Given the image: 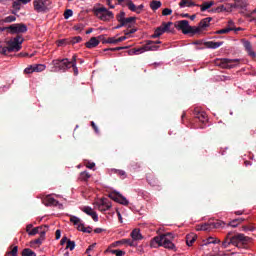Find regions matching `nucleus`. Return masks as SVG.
<instances>
[{
  "label": "nucleus",
  "instance_id": "9",
  "mask_svg": "<svg viewBox=\"0 0 256 256\" xmlns=\"http://www.w3.org/2000/svg\"><path fill=\"white\" fill-rule=\"evenodd\" d=\"M193 113L195 121H199V123H202V125H200V129H205V122L208 121L207 113L201 111V109L199 108H195Z\"/></svg>",
  "mask_w": 256,
  "mask_h": 256
},
{
  "label": "nucleus",
  "instance_id": "43",
  "mask_svg": "<svg viewBox=\"0 0 256 256\" xmlns=\"http://www.w3.org/2000/svg\"><path fill=\"white\" fill-rule=\"evenodd\" d=\"M117 203H120V205H129V200H127V198H125V196L121 195L118 197V202Z\"/></svg>",
  "mask_w": 256,
  "mask_h": 256
},
{
  "label": "nucleus",
  "instance_id": "2",
  "mask_svg": "<svg viewBox=\"0 0 256 256\" xmlns=\"http://www.w3.org/2000/svg\"><path fill=\"white\" fill-rule=\"evenodd\" d=\"M52 65L55 67V69H58L59 71H63L65 73V71L71 69V67H74L75 55L72 57L71 60H69V58L53 60Z\"/></svg>",
  "mask_w": 256,
  "mask_h": 256
},
{
  "label": "nucleus",
  "instance_id": "33",
  "mask_svg": "<svg viewBox=\"0 0 256 256\" xmlns=\"http://www.w3.org/2000/svg\"><path fill=\"white\" fill-rule=\"evenodd\" d=\"M91 179V174H89L87 171L81 172L79 176L80 181H89Z\"/></svg>",
  "mask_w": 256,
  "mask_h": 256
},
{
  "label": "nucleus",
  "instance_id": "44",
  "mask_svg": "<svg viewBox=\"0 0 256 256\" xmlns=\"http://www.w3.org/2000/svg\"><path fill=\"white\" fill-rule=\"evenodd\" d=\"M125 12L121 11L119 14L116 15V20L118 21V23H123V21H125Z\"/></svg>",
  "mask_w": 256,
  "mask_h": 256
},
{
  "label": "nucleus",
  "instance_id": "55",
  "mask_svg": "<svg viewBox=\"0 0 256 256\" xmlns=\"http://www.w3.org/2000/svg\"><path fill=\"white\" fill-rule=\"evenodd\" d=\"M122 49H128V47L125 46V47L108 48V49H104V51H122Z\"/></svg>",
  "mask_w": 256,
  "mask_h": 256
},
{
  "label": "nucleus",
  "instance_id": "36",
  "mask_svg": "<svg viewBox=\"0 0 256 256\" xmlns=\"http://www.w3.org/2000/svg\"><path fill=\"white\" fill-rule=\"evenodd\" d=\"M242 221H245V219L244 218H236V219H234V220H232L230 223H229V225H230V227H237L238 225H241V222Z\"/></svg>",
  "mask_w": 256,
  "mask_h": 256
},
{
  "label": "nucleus",
  "instance_id": "51",
  "mask_svg": "<svg viewBox=\"0 0 256 256\" xmlns=\"http://www.w3.org/2000/svg\"><path fill=\"white\" fill-rule=\"evenodd\" d=\"M24 73H26V75H29L31 73H35V68H34V65H31L27 68L24 69Z\"/></svg>",
  "mask_w": 256,
  "mask_h": 256
},
{
  "label": "nucleus",
  "instance_id": "11",
  "mask_svg": "<svg viewBox=\"0 0 256 256\" xmlns=\"http://www.w3.org/2000/svg\"><path fill=\"white\" fill-rule=\"evenodd\" d=\"M49 0H34V10L37 13H45L47 11V7H49Z\"/></svg>",
  "mask_w": 256,
  "mask_h": 256
},
{
  "label": "nucleus",
  "instance_id": "25",
  "mask_svg": "<svg viewBox=\"0 0 256 256\" xmlns=\"http://www.w3.org/2000/svg\"><path fill=\"white\" fill-rule=\"evenodd\" d=\"M132 241H141L143 239V235H141V231L139 229H134L131 232Z\"/></svg>",
  "mask_w": 256,
  "mask_h": 256
},
{
  "label": "nucleus",
  "instance_id": "53",
  "mask_svg": "<svg viewBox=\"0 0 256 256\" xmlns=\"http://www.w3.org/2000/svg\"><path fill=\"white\" fill-rule=\"evenodd\" d=\"M0 53L1 55H7L9 52L8 46H0Z\"/></svg>",
  "mask_w": 256,
  "mask_h": 256
},
{
  "label": "nucleus",
  "instance_id": "59",
  "mask_svg": "<svg viewBox=\"0 0 256 256\" xmlns=\"http://www.w3.org/2000/svg\"><path fill=\"white\" fill-rule=\"evenodd\" d=\"M133 33H137V28L124 31V35H133Z\"/></svg>",
  "mask_w": 256,
  "mask_h": 256
},
{
  "label": "nucleus",
  "instance_id": "4",
  "mask_svg": "<svg viewBox=\"0 0 256 256\" xmlns=\"http://www.w3.org/2000/svg\"><path fill=\"white\" fill-rule=\"evenodd\" d=\"M23 37L21 35H17L13 40H9L7 42L8 53H13V51H21V45L23 44Z\"/></svg>",
  "mask_w": 256,
  "mask_h": 256
},
{
  "label": "nucleus",
  "instance_id": "30",
  "mask_svg": "<svg viewBox=\"0 0 256 256\" xmlns=\"http://www.w3.org/2000/svg\"><path fill=\"white\" fill-rule=\"evenodd\" d=\"M12 7H13V15H17L18 11H21V2L19 0H15L13 3H12Z\"/></svg>",
  "mask_w": 256,
  "mask_h": 256
},
{
  "label": "nucleus",
  "instance_id": "41",
  "mask_svg": "<svg viewBox=\"0 0 256 256\" xmlns=\"http://www.w3.org/2000/svg\"><path fill=\"white\" fill-rule=\"evenodd\" d=\"M121 195V193L119 192H112L108 195L109 199H112V201H115L116 203L119 201V196Z\"/></svg>",
  "mask_w": 256,
  "mask_h": 256
},
{
  "label": "nucleus",
  "instance_id": "15",
  "mask_svg": "<svg viewBox=\"0 0 256 256\" xmlns=\"http://www.w3.org/2000/svg\"><path fill=\"white\" fill-rule=\"evenodd\" d=\"M95 207L97 210L103 212V211H109L111 209L112 205L109 199L102 198L99 202L95 204Z\"/></svg>",
  "mask_w": 256,
  "mask_h": 256
},
{
  "label": "nucleus",
  "instance_id": "57",
  "mask_svg": "<svg viewBox=\"0 0 256 256\" xmlns=\"http://www.w3.org/2000/svg\"><path fill=\"white\" fill-rule=\"evenodd\" d=\"M171 13H173V10L169 9V8H165L162 11V15H164V17H167V15H171Z\"/></svg>",
  "mask_w": 256,
  "mask_h": 256
},
{
  "label": "nucleus",
  "instance_id": "52",
  "mask_svg": "<svg viewBox=\"0 0 256 256\" xmlns=\"http://www.w3.org/2000/svg\"><path fill=\"white\" fill-rule=\"evenodd\" d=\"M231 238H229V236L226 237V239L222 242V246L224 247V249H227V247H229L231 245Z\"/></svg>",
  "mask_w": 256,
  "mask_h": 256
},
{
  "label": "nucleus",
  "instance_id": "50",
  "mask_svg": "<svg viewBox=\"0 0 256 256\" xmlns=\"http://www.w3.org/2000/svg\"><path fill=\"white\" fill-rule=\"evenodd\" d=\"M110 253H112V255H116V256H124L125 255V251H123V250H110Z\"/></svg>",
  "mask_w": 256,
  "mask_h": 256
},
{
  "label": "nucleus",
  "instance_id": "27",
  "mask_svg": "<svg viewBox=\"0 0 256 256\" xmlns=\"http://www.w3.org/2000/svg\"><path fill=\"white\" fill-rule=\"evenodd\" d=\"M195 241H197V235L195 234H188L186 236V245H188V247H191Z\"/></svg>",
  "mask_w": 256,
  "mask_h": 256
},
{
  "label": "nucleus",
  "instance_id": "42",
  "mask_svg": "<svg viewBox=\"0 0 256 256\" xmlns=\"http://www.w3.org/2000/svg\"><path fill=\"white\" fill-rule=\"evenodd\" d=\"M46 66L44 64H35L34 65V72L41 73V71H45Z\"/></svg>",
  "mask_w": 256,
  "mask_h": 256
},
{
  "label": "nucleus",
  "instance_id": "14",
  "mask_svg": "<svg viewBox=\"0 0 256 256\" xmlns=\"http://www.w3.org/2000/svg\"><path fill=\"white\" fill-rule=\"evenodd\" d=\"M8 29L12 34L27 33V25L24 23L12 24L8 27Z\"/></svg>",
  "mask_w": 256,
  "mask_h": 256
},
{
  "label": "nucleus",
  "instance_id": "10",
  "mask_svg": "<svg viewBox=\"0 0 256 256\" xmlns=\"http://www.w3.org/2000/svg\"><path fill=\"white\" fill-rule=\"evenodd\" d=\"M70 222L73 223V225H78L77 229H78V231H82V233H91V231H92L91 227L85 228V225L83 223H81V220L77 216H71Z\"/></svg>",
  "mask_w": 256,
  "mask_h": 256
},
{
  "label": "nucleus",
  "instance_id": "19",
  "mask_svg": "<svg viewBox=\"0 0 256 256\" xmlns=\"http://www.w3.org/2000/svg\"><path fill=\"white\" fill-rule=\"evenodd\" d=\"M223 43H224L223 41L221 42L208 41V42H204V46L206 47V49H219V47H221Z\"/></svg>",
  "mask_w": 256,
  "mask_h": 256
},
{
  "label": "nucleus",
  "instance_id": "31",
  "mask_svg": "<svg viewBox=\"0 0 256 256\" xmlns=\"http://www.w3.org/2000/svg\"><path fill=\"white\" fill-rule=\"evenodd\" d=\"M235 28L233 27H228V28H224L221 30H217L216 32H214L215 35H227V33H231V31H234Z\"/></svg>",
  "mask_w": 256,
  "mask_h": 256
},
{
  "label": "nucleus",
  "instance_id": "56",
  "mask_svg": "<svg viewBox=\"0 0 256 256\" xmlns=\"http://www.w3.org/2000/svg\"><path fill=\"white\" fill-rule=\"evenodd\" d=\"M207 243H208V244L213 243V244L215 245V244L219 243V240H218L217 238H214V237H209V238L207 239Z\"/></svg>",
  "mask_w": 256,
  "mask_h": 256
},
{
  "label": "nucleus",
  "instance_id": "35",
  "mask_svg": "<svg viewBox=\"0 0 256 256\" xmlns=\"http://www.w3.org/2000/svg\"><path fill=\"white\" fill-rule=\"evenodd\" d=\"M117 243H121L122 245H129L130 247H135V241L131 239H122Z\"/></svg>",
  "mask_w": 256,
  "mask_h": 256
},
{
  "label": "nucleus",
  "instance_id": "62",
  "mask_svg": "<svg viewBox=\"0 0 256 256\" xmlns=\"http://www.w3.org/2000/svg\"><path fill=\"white\" fill-rule=\"evenodd\" d=\"M98 41L99 43H103V44L108 43L107 38H105V35L98 36Z\"/></svg>",
  "mask_w": 256,
  "mask_h": 256
},
{
  "label": "nucleus",
  "instance_id": "23",
  "mask_svg": "<svg viewBox=\"0 0 256 256\" xmlns=\"http://www.w3.org/2000/svg\"><path fill=\"white\" fill-rule=\"evenodd\" d=\"M45 229L46 231H49V226L45 225V226H38V227L32 228V230L29 232V235L34 236V235H37L38 233L41 234V231Z\"/></svg>",
  "mask_w": 256,
  "mask_h": 256
},
{
  "label": "nucleus",
  "instance_id": "8",
  "mask_svg": "<svg viewBox=\"0 0 256 256\" xmlns=\"http://www.w3.org/2000/svg\"><path fill=\"white\" fill-rule=\"evenodd\" d=\"M171 25H173V22H163L161 26L156 28L154 34L152 35V39H157V37H161L163 33H171Z\"/></svg>",
  "mask_w": 256,
  "mask_h": 256
},
{
  "label": "nucleus",
  "instance_id": "45",
  "mask_svg": "<svg viewBox=\"0 0 256 256\" xmlns=\"http://www.w3.org/2000/svg\"><path fill=\"white\" fill-rule=\"evenodd\" d=\"M65 249H69L70 251H73L75 249V241L71 239L68 240Z\"/></svg>",
  "mask_w": 256,
  "mask_h": 256
},
{
  "label": "nucleus",
  "instance_id": "34",
  "mask_svg": "<svg viewBox=\"0 0 256 256\" xmlns=\"http://www.w3.org/2000/svg\"><path fill=\"white\" fill-rule=\"evenodd\" d=\"M160 7H161V1L153 0L150 3V9H152V11H157V9H159Z\"/></svg>",
  "mask_w": 256,
  "mask_h": 256
},
{
  "label": "nucleus",
  "instance_id": "18",
  "mask_svg": "<svg viewBox=\"0 0 256 256\" xmlns=\"http://www.w3.org/2000/svg\"><path fill=\"white\" fill-rule=\"evenodd\" d=\"M146 180L149 183V185H151V187H159V179H157V177H155V175L148 174L146 176Z\"/></svg>",
  "mask_w": 256,
  "mask_h": 256
},
{
  "label": "nucleus",
  "instance_id": "3",
  "mask_svg": "<svg viewBox=\"0 0 256 256\" xmlns=\"http://www.w3.org/2000/svg\"><path fill=\"white\" fill-rule=\"evenodd\" d=\"M93 13L95 17H98L101 21H111L115 15L113 12L107 10L105 7H100V8H93Z\"/></svg>",
  "mask_w": 256,
  "mask_h": 256
},
{
  "label": "nucleus",
  "instance_id": "38",
  "mask_svg": "<svg viewBox=\"0 0 256 256\" xmlns=\"http://www.w3.org/2000/svg\"><path fill=\"white\" fill-rule=\"evenodd\" d=\"M22 256H37V254L30 248H25L22 251Z\"/></svg>",
  "mask_w": 256,
  "mask_h": 256
},
{
  "label": "nucleus",
  "instance_id": "47",
  "mask_svg": "<svg viewBox=\"0 0 256 256\" xmlns=\"http://www.w3.org/2000/svg\"><path fill=\"white\" fill-rule=\"evenodd\" d=\"M127 7L130 11H133L134 13H137V6L133 3L132 0H130Z\"/></svg>",
  "mask_w": 256,
  "mask_h": 256
},
{
  "label": "nucleus",
  "instance_id": "26",
  "mask_svg": "<svg viewBox=\"0 0 256 256\" xmlns=\"http://www.w3.org/2000/svg\"><path fill=\"white\" fill-rule=\"evenodd\" d=\"M43 203L44 205L49 206V205H57L59 201H57L55 198L48 195L43 199Z\"/></svg>",
  "mask_w": 256,
  "mask_h": 256
},
{
  "label": "nucleus",
  "instance_id": "46",
  "mask_svg": "<svg viewBox=\"0 0 256 256\" xmlns=\"http://www.w3.org/2000/svg\"><path fill=\"white\" fill-rule=\"evenodd\" d=\"M19 247L14 246L13 249L10 252H7V255H11V256H19Z\"/></svg>",
  "mask_w": 256,
  "mask_h": 256
},
{
  "label": "nucleus",
  "instance_id": "32",
  "mask_svg": "<svg viewBox=\"0 0 256 256\" xmlns=\"http://www.w3.org/2000/svg\"><path fill=\"white\" fill-rule=\"evenodd\" d=\"M249 5L245 0H235V7L237 9H245Z\"/></svg>",
  "mask_w": 256,
  "mask_h": 256
},
{
  "label": "nucleus",
  "instance_id": "22",
  "mask_svg": "<svg viewBox=\"0 0 256 256\" xmlns=\"http://www.w3.org/2000/svg\"><path fill=\"white\" fill-rule=\"evenodd\" d=\"M221 227H223V222H221L219 220L208 222L209 231H211L213 229H221Z\"/></svg>",
  "mask_w": 256,
  "mask_h": 256
},
{
  "label": "nucleus",
  "instance_id": "20",
  "mask_svg": "<svg viewBox=\"0 0 256 256\" xmlns=\"http://www.w3.org/2000/svg\"><path fill=\"white\" fill-rule=\"evenodd\" d=\"M99 45V39L97 37H92L88 42L85 43L87 49H95Z\"/></svg>",
  "mask_w": 256,
  "mask_h": 256
},
{
  "label": "nucleus",
  "instance_id": "24",
  "mask_svg": "<svg viewBox=\"0 0 256 256\" xmlns=\"http://www.w3.org/2000/svg\"><path fill=\"white\" fill-rule=\"evenodd\" d=\"M213 5H215V2L210 1V2H203L201 5L196 4V7H200V11L205 12L207 11V9H211Z\"/></svg>",
  "mask_w": 256,
  "mask_h": 256
},
{
  "label": "nucleus",
  "instance_id": "64",
  "mask_svg": "<svg viewBox=\"0 0 256 256\" xmlns=\"http://www.w3.org/2000/svg\"><path fill=\"white\" fill-rule=\"evenodd\" d=\"M70 239L67 238V236H63L61 241H60V245H65V243L67 244V242L69 241Z\"/></svg>",
  "mask_w": 256,
  "mask_h": 256
},
{
  "label": "nucleus",
  "instance_id": "49",
  "mask_svg": "<svg viewBox=\"0 0 256 256\" xmlns=\"http://www.w3.org/2000/svg\"><path fill=\"white\" fill-rule=\"evenodd\" d=\"M4 23H13L14 21H17V17L10 15L6 18H4Z\"/></svg>",
  "mask_w": 256,
  "mask_h": 256
},
{
  "label": "nucleus",
  "instance_id": "40",
  "mask_svg": "<svg viewBox=\"0 0 256 256\" xmlns=\"http://www.w3.org/2000/svg\"><path fill=\"white\" fill-rule=\"evenodd\" d=\"M140 53H143V49L140 48H132L128 51V55H140Z\"/></svg>",
  "mask_w": 256,
  "mask_h": 256
},
{
  "label": "nucleus",
  "instance_id": "28",
  "mask_svg": "<svg viewBox=\"0 0 256 256\" xmlns=\"http://www.w3.org/2000/svg\"><path fill=\"white\" fill-rule=\"evenodd\" d=\"M136 17H128V18H124V21L121 23V25H123L124 27H131V25H133L136 21Z\"/></svg>",
  "mask_w": 256,
  "mask_h": 256
},
{
  "label": "nucleus",
  "instance_id": "12",
  "mask_svg": "<svg viewBox=\"0 0 256 256\" xmlns=\"http://www.w3.org/2000/svg\"><path fill=\"white\" fill-rule=\"evenodd\" d=\"M251 238L245 236L244 234H237L233 237H230V243L231 245H234L235 247L239 246V243H248V241Z\"/></svg>",
  "mask_w": 256,
  "mask_h": 256
},
{
  "label": "nucleus",
  "instance_id": "61",
  "mask_svg": "<svg viewBox=\"0 0 256 256\" xmlns=\"http://www.w3.org/2000/svg\"><path fill=\"white\" fill-rule=\"evenodd\" d=\"M116 173H117V175H119L122 179H125V177H127V173H125V171H123V170H117Z\"/></svg>",
  "mask_w": 256,
  "mask_h": 256
},
{
  "label": "nucleus",
  "instance_id": "48",
  "mask_svg": "<svg viewBox=\"0 0 256 256\" xmlns=\"http://www.w3.org/2000/svg\"><path fill=\"white\" fill-rule=\"evenodd\" d=\"M129 2H131V0H116V5H120L121 7H127Z\"/></svg>",
  "mask_w": 256,
  "mask_h": 256
},
{
  "label": "nucleus",
  "instance_id": "5",
  "mask_svg": "<svg viewBox=\"0 0 256 256\" xmlns=\"http://www.w3.org/2000/svg\"><path fill=\"white\" fill-rule=\"evenodd\" d=\"M176 27L179 31H182L184 35H195V26H190L188 20L178 21Z\"/></svg>",
  "mask_w": 256,
  "mask_h": 256
},
{
  "label": "nucleus",
  "instance_id": "37",
  "mask_svg": "<svg viewBox=\"0 0 256 256\" xmlns=\"http://www.w3.org/2000/svg\"><path fill=\"white\" fill-rule=\"evenodd\" d=\"M81 41H83V38L81 36H75L68 41V44L75 45V43H81Z\"/></svg>",
  "mask_w": 256,
  "mask_h": 256
},
{
  "label": "nucleus",
  "instance_id": "17",
  "mask_svg": "<svg viewBox=\"0 0 256 256\" xmlns=\"http://www.w3.org/2000/svg\"><path fill=\"white\" fill-rule=\"evenodd\" d=\"M82 211L83 213H86V215L92 217L93 221H99V216L97 215V212L93 211V208L85 206L84 208H82Z\"/></svg>",
  "mask_w": 256,
  "mask_h": 256
},
{
  "label": "nucleus",
  "instance_id": "16",
  "mask_svg": "<svg viewBox=\"0 0 256 256\" xmlns=\"http://www.w3.org/2000/svg\"><path fill=\"white\" fill-rule=\"evenodd\" d=\"M242 43L248 55L252 57V59H255L256 54H255V51H253V46L251 45V42H249L248 40L242 39Z\"/></svg>",
  "mask_w": 256,
  "mask_h": 256
},
{
  "label": "nucleus",
  "instance_id": "60",
  "mask_svg": "<svg viewBox=\"0 0 256 256\" xmlns=\"http://www.w3.org/2000/svg\"><path fill=\"white\" fill-rule=\"evenodd\" d=\"M107 43H110L112 45H117V38L110 37V38L107 39Z\"/></svg>",
  "mask_w": 256,
  "mask_h": 256
},
{
  "label": "nucleus",
  "instance_id": "39",
  "mask_svg": "<svg viewBox=\"0 0 256 256\" xmlns=\"http://www.w3.org/2000/svg\"><path fill=\"white\" fill-rule=\"evenodd\" d=\"M196 231H209V223H204L196 226Z\"/></svg>",
  "mask_w": 256,
  "mask_h": 256
},
{
  "label": "nucleus",
  "instance_id": "1",
  "mask_svg": "<svg viewBox=\"0 0 256 256\" xmlns=\"http://www.w3.org/2000/svg\"><path fill=\"white\" fill-rule=\"evenodd\" d=\"M171 236V233H167L154 237L150 242V247H152V249H157V247H164V249L175 251V244L168 238Z\"/></svg>",
  "mask_w": 256,
  "mask_h": 256
},
{
  "label": "nucleus",
  "instance_id": "7",
  "mask_svg": "<svg viewBox=\"0 0 256 256\" xmlns=\"http://www.w3.org/2000/svg\"><path fill=\"white\" fill-rule=\"evenodd\" d=\"M213 21V18L212 17H207V18H204L202 19L198 26H194V32H195V35H199L202 31H207V28L208 27H211V22Z\"/></svg>",
  "mask_w": 256,
  "mask_h": 256
},
{
  "label": "nucleus",
  "instance_id": "63",
  "mask_svg": "<svg viewBox=\"0 0 256 256\" xmlns=\"http://www.w3.org/2000/svg\"><path fill=\"white\" fill-rule=\"evenodd\" d=\"M69 43V40L67 39H62L58 41V47H63V45Z\"/></svg>",
  "mask_w": 256,
  "mask_h": 256
},
{
  "label": "nucleus",
  "instance_id": "6",
  "mask_svg": "<svg viewBox=\"0 0 256 256\" xmlns=\"http://www.w3.org/2000/svg\"><path fill=\"white\" fill-rule=\"evenodd\" d=\"M217 65L222 69H233L239 65V59L222 58L218 60Z\"/></svg>",
  "mask_w": 256,
  "mask_h": 256
},
{
  "label": "nucleus",
  "instance_id": "21",
  "mask_svg": "<svg viewBox=\"0 0 256 256\" xmlns=\"http://www.w3.org/2000/svg\"><path fill=\"white\" fill-rule=\"evenodd\" d=\"M179 7L184 9V7H197L195 0H181L179 2Z\"/></svg>",
  "mask_w": 256,
  "mask_h": 256
},
{
  "label": "nucleus",
  "instance_id": "29",
  "mask_svg": "<svg viewBox=\"0 0 256 256\" xmlns=\"http://www.w3.org/2000/svg\"><path fill=\"white\" fill-rule=\"evenodd\" d=\"M47 233V229H44L43 231L40 232V236L38 239H35L33 243L35 245H41L43 241H45V234Z\"/></svg>",
  "mask_w": 256,
  "mask_h": 256
},
{
  "label": "nucleus",
  "instance_id": "58",
  "mask_svg": "<svg viewBox=\"0 0 256 256\" xmlns=\"http://www.w3.org/2000/svg\"><path fill=\"white\" fill-rule=\"evenodd\" d=\"M85 29V25L83 24H77L74 26V31H83Z\"/></svg>",
  "mask_w": 256,
  "mask_h": 256
},
{
  "label": "nucleus",
  "instance_id": "13",
  "mask_svg": "<svg viewBox=\"0 0 256 256\" xmlns=\"http://www.w3.org/2000/svg\"><path fill=\"white\" fill-rule=\"evenodd\" d=\"M159 44H161V41H146V44L141 47L142 53H145V51H157V49H159Z\"/></svg>",
  "mask_w": 256,
  "mask_h": 256
},
{
  "label": "nucleus",
  "instance_id": "54",
  "mask_svg": "<svg viewBox=\"0 0 256 256\" xmlns=\"http://www.w3.org/2000/svg\"><path fill=\"white\" fill-rule=\"evenodd\" d=\"M69 17H73V10H71V9H67L64 12V19H69Z\"/></svg>",
  "mask_w": 256,
  "mask_h": 256
}]
</instances>
